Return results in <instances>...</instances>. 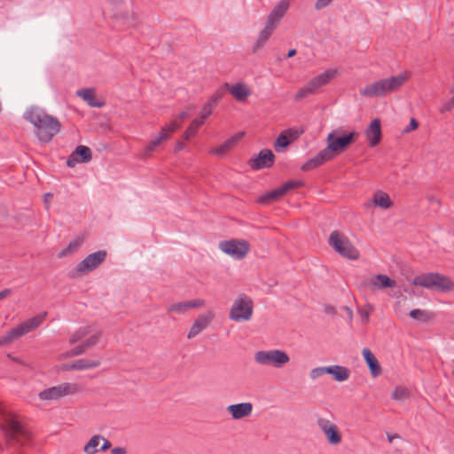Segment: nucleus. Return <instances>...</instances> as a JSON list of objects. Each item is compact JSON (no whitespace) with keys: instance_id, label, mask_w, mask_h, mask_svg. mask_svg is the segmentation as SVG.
<instances>
[{"instance_id":"obj_45","label":"nucleus","mask_w":454,"mask_h":454,"mask_svg":"<svg viewBox=\"0 0 454 454\" xmlns=\"http://www.w3.org/2000/svg\"><path fill=\"white\" fill-rule=\"evenodd\" d=\"M324 374H326V366L316 367L309 372V377L312 380L318 379Z\"/></svg>"},{"instance_id":"obj_9","label":"nucleus","mask_w":454,"mask_h":454,"mask_svg":"<svg viewBox=\"0 0 454 454\" xmlns=\"http://www.w3.org/2000/svg\"><path fill=\"white\" fill-rule=\"evenodd\" d=\"M254 362L262 366L282 368L289 363L288 354L281 349L260 350L254 355Z\"/></svg>"},{"instance_id":"obj_61","label":"nucleus","mask_w":454,"mask_h":454,"mask_svg":"<svg viewBox=\"0 0 454 454\" xmlns=\"http://www.w3.org/2000/svg\"><path fill=\"white\" fill-rule=\"evenodd\" d=\"M7 356L12 359L13 362L15 363H18V364H25V363L23 361H21L20 358L18 357H14L12 356L11 354H8Z\"/></svg>"},{"instance_id":"obj_60","label":"nucleus","mask_w":454,"mask_h":454,"mask_svg":"<svg viewBox=\"0 0 454 454\" xmlns=\"http://www.w3.org/2000/svg\"><path fill=\"white\" fill-rule=\"evenodd\" d=\"M74 355H71V350H70V351L61 354L59 356V359H66V358H70V357H74Z\"/></svg>"},{"instance_id":"obj_51","label":"nucleus","mask_w":454,"mask_h":454,"mask_svg":"<svg viewBox=\"0 0 454 454\" xmlns=\"http://www.w3.org/2000/svg\"><path fill=\"white\" fill-rule=\"evenodd\" d=\"M358 312L362 317V323L367 324L369 321L370 312L363 309H359Z\"/></svg>"},{"instance_id":"obj_11","label":"nucleus","mask_w":454,"mask_h":454,"mask_svg":"<svg viewBox=\"0 0 454 454\" xmlns=\"http://www.w3.org/2000/svg\"><path fill=\"white\" fill-rule=\"evenodd\" d=\"M106 252L103 250L97 251L89 254L69 273L71 278H77L97 269L106 259Z\"/></svg>"},{"instance_id":"obj_23","label":"nucleus","mask_w":454,"mask_h":454,"mask_svg":"<svg viewBox=\"0 0 454 454\" xmlns=\"http://www.w3.org/2000/svg\"><path fill=\"white\" fill-rule=\"evenodd\" d=\"M76 95L82 98L90 106L100 108L105 106V101L97 98L95 89H82L76 91Z\"/></svg>"},{"instance_id":"obj_17","label":"nucleus","mask_w":454,"mask_h":454,"mask_svg":"<svg viewBox=\"0 0 454 454\" xmlns=\"http://www.w3.org/2000/svg\"><path fill=\"white\" fill-rule=\"evenodd\" d=\"M364 286L370 290L393 288L395 286V281L384 274L375 275L364 280Z\"/></svg>"},{"instance_id":"obj_31","label":"nucleus","mask_w":454,"mask_h":454,"mask_svg":"<svg viewBox=\"0 0 454 454\" xmlns=\"http://www.w3.org/2000/svg\"><path fill=\"white\" fill-rule=\"evenodd\" d=\"M166 130H167V128H162V129L159 133V135L155 138H153L149 143V145L145 148V154H146V155L150 154L152 152L154 151V149L158 145H160V144L162 141L167 140L168 138L169 135L166 133Z\"/></svg>"},{"instance_id":"obj_39","label":"nucleus","mask_w":454,"mask_h":454,"mask_svg":"<svg viewBox=\"0 0 454 454\" xmlns=\"http://www.w3.org/2000/svg\"><path fill=\"white\" fill-rule=\"evenodd\" d=\"M189 310L186 301L173 303L167 308L168 313H174L178 315L185 314Z\"/></svg>"},{"instance_id":"obj_44","label":"nucleus","mask_w":454,"mask_h":454,"mask_svg":"<svg viewBox=\"0 0 454 454\" xmlns=\"http://www.w3.org/2000/svg\"><path fill=\"white\" fill-rule=\"evenodd\" d=\"M409 315L411 317L416 320L426 321L428 318L427 313L424 310L419 309L411 310Z\"/></svg>"},{"instance_id":"obj_14","label":"nucleus","mask_w":454,"mask_h":454,"mask_svg":"<svg viewBox=\"0 0 454 454\" xmlns=\"http://www.w3.org/2000/svg\"><path fill=\"white\" fill-rule=\"evenodd\" d=\"M317 425L329 443L336 445L341 442V434L334 423L326 419H318Z\"/></svg>"},{"instance_id":"obj_54","label":"nucleus","mask_w":454,"mask_h":454,"mask_svg":"<svg viewBox=\"0 0 454 454\" xmlns=\"http://www.w3.org/2000/svg\"><path fill=\"white\" fill-rule=\"evenodd\" d=\"M127 450L123 447H115L111 450V454H126Z\"/></svg>"},{"instance_id":"obj_57","label":"nucleus","mask_w":454,"mask_h":454,"mask_svg":"<svg viewBox=\"0 0 454 454\" xmlns=\"http://www.w3.org/2000/svg\"><path fill=\"white\" fill-rule=\"evenodd\" d=\"M116 18L117 19H123L124 22L131 24V25H134L135 24V20H136V18H135L134 14H131L130 18L121 17V16H118V15H116Z\"/></svg>"},{"instance_id":"obj_37","label":"nucleus","mask_w":454,"mask_h":454,"mask_svg":"<svg viewBox=\"0 0 454 454\" xmlns=\"http://www.w3.org/2000/svg\"><path fill=\"white\" fill-rule=\"evenodd\" d=\"M203 124V121H200L199 119L193 120L187 129L184 131L183 137L184 139L188 140L191 137H194L199 129V128Z\"/></svg>"},{"instance_id":"obj_58","label":"nucleus","mask_w":454,"mask_h":454,"mask_svg":"<svg viewBox=\"0 0 454 454\" xmlns=\"http://www.w3.org/2000/svg\"><path fill=\"white\" fill-rule=\"evenodd\" d=\"M12 294V290L9 288H6L0 292V300L9 296Z\"/></svg>"},{"instance_id":"obj_25","label":"nucleus","mask_w":454,"mask_h":454,"mask_svg":"<svg viewBox=\"0 0 454 454\" xmlns=\"http://www.w3.org/2000/svg\"><path fill=\"white\" fill-rule=\"evenodd\" d=\"M326 374L332 375L333 380L338 382H343L348 380L350 370L341 365H330L326 366Z\"/></svg>"},{"instance_id":"obj_48","label":"nucleus","mask_w":454,"mask_h":454,"mask_svg":"<svg viewBox=\"0 0 454 454\" xmlns=\"http://www.w3.org/2000/svg\"><path fill=\"white\" fill-rule=\"evenodd\" d=\"M85 351H86V349L82 343L71 349V355H74V356H78L84 354Z\"/></svg>"},{"instance_id":"obj_47","label":"nucleus","mask_w":454,"mask_h":454,"mask_svg":"<svg viewBox=\"0 0 454 454\" xmlns=\"http://www.w3.org/2000/svg\"><path fill=\"white\" fill-rule=\"evenodd\" d=\"M454 108V96L445 102L440 108L441 113L450 112Z\"/></svg>"},{"instance_id":"obj_15","label":"nucleus","mask_w":454,"mask_h":454,"mask_svg":"<svg viewBox=\"0 0 454 454\" xmlns=\"http://www.w3.org/2000/svg\"><path fill=\"white\" fill-rule=\"evenodd\" d=\"M275 155L269 149H262L258 153L257 157L249 160V166L254 170L270 168L273 165Z\"/></svg>"},{"instance_id":"obj_53","label":"nucleus","mask_w":454,"mask_h":454,"mask_svg":"<svg viewBox=\"0 0 454 454\" xmlns=\"http://www.w3.org/2000/svg\"><path fill=\"white\" fill-rule=\"evenodd\" d=\"M61 370L64 372L75 371L74 361L70 364H66L61 366Z\"/></svg>"},{"instance_id":"obj_59","label":"nucleus","mask_w":454,"mask_h":454,"mask_svg":"<svg viewBox=\"0 0 454 454\" xmlns=\"http://www.w3.org/2000/svg\"><path fill=\"white\" fill-rule=\"evenodd\" d=\"M395 307H396V311H397L398 315L405 314V309H402L401 301L396 302Z\"/></svg>"},{"instance_id":"obj_33","label":"nucleus","mask_w":454,"mask_h":454,"mask_svg":"<svg viewBox=\"0 0 454 454\" xmlns=\"http://www.w3.org/2000/svg\"><path fill=\"white\" fill-rule=\"evenodd\" d=\"M83 239L81 238H77L72 241L69 242L68 246L61 250L59 254V257H65L67 256L78 250V248L82 244Z\"/></svg>"},{"instance_id":"obj_6","label":"nucleus","mask_w":454,"mask_h":454,"mask_svg":"<svg viewBox=\"0 0 454 454\" xmlns=\"http://www.w3.org/2000/svg\"><path fill=\"white\" fill-rule=\"evenodd\" d=\"M46 315V312L39 314L22 322L17 327L8 331L4 335L0 337V346H6L20 337L37 328L43 323Z\"/></svg>"},{"instance_id":"obj_27","label":"nucleus","mask_w":454,"mask_h":454,"mask_svg":"<svg viewBox=\"0 0 454 454\" xmlns=\"http://www.w3.org/2000/svg\"><path fill=\"white\" fill-rule=\"evenodd\" d=\"M244 136V132H239L223 142L219 147L211 150V153L222 156L235 146L238 141Z\"/></svg>"},{"instance_id":"obj_3","label":"nucleus","mask_w":454,"mask_h":454,"mask_svg":"<svg viewBox=\"0 0 454 454\" xmlns=\"http://www.w3.org/2000/svg\"><path fill=\"white\" fill-rule=\"evenodd\" d=\"M4 433L6 442L10 446H22L30 440V433L18 420L5 417L1 424Z\"/></svg>"},{"instance_id":"obj_21","label":"nucleus","mask_w":454,"mask_h":454,"mask_svg":"<svg viewBox=\"0 0 454 454\" xmlns=\"http://www.w3.org/2000/svg\"><path fill=\"white\" fill-rule=\"evenodd\" d=\"M365 136L370 146L374 147L380 144L381 139L380 121L374 119L365 130Z\"/></svg>"},{"instance_id":"obj_38","label":"nucleus","mask_w":454,"mask_h":454,"mask_svg":"<svg viewBox=\"0 0 454 454\" xmlns=\"http://www.w3.org/2000/svg\"><path fill=\"white\" fill-rule=\"evenodd\" d=\"M90 333V326H84L77 329L70 337L69 339V344L73 345L79 340H81L82 338L87 336Z\"/></svg>"},{"instance_id":"obj_29","label":"nucleus","mask_w":454,"mask_h":454,"mask_svg":"<svg viewBox=\"0 0 454 454\" xmlns=\"http://www.w3.org/2000/svg\"><path fill=\"white\" fill-rule=\"evenodd\" d=\"M336 71L328 69L325 72L315 76L309 82L311 85L317 90L319 88L328 84L332 79L334 78Z\"/></svg>"},{"instance_id":"obj_4","label":"nucleus","mask_w":454,"mask_h":454,"mask_svg":"<svg viewBox=\"0 0 454 454\" xmlns=\"http://www.w3.org/2000/svg\"><path fill=\"white\" fill-rule=\"evenodd\" d=\"M358 137L359 133L356 131L345 134L342 128L333 129L326 137L327 146L325 149L333 159L335 155L345 151Z\"/></svg>"},{"instance_id":"obj_62","label":"nucleus","mask_w":454,"mask_h":454,"mask_svg":"<svg viewBox=\"0 0 454 454\" xmlns=\"http://www.w3.org/2000/svg\"><path fill=\"white\" fill-rule=\"evenodd\" d=\"M188 113L185 112V111H183L179 114V115L177 116V118L180 120V121H184V119H186L188 117Z\"/></svg>"},{"instance_id":"obj_42","label":"nucleus","mask_w":454,"mask_h":454,"mask_svg":"<svg viewBox=\"0 0 454 454\" xmlns=\"http://www.w3.org/2000/svg\"><path fill=\"white\" fill-rule=\"evenodd\" d=\"M302 184H303V183L301 181L293 180V181H288V182L285 183L279 188L281 189V191H283V193L285 195L289 191H291L293 189H295V188H298V187L301 186Z\"/></svg>"},{"instance_id":"obj_16","label":"nucleus","mask_w":454,"mask_h":454,"mask_svg":"<svg viewBox=\"0 0 454 454\" xmlns=\"http://www.w3.org/2000/svg\"><path fill=\"white\" fill-rule=\"evenodd\" d=\"M92 158L91 150L86 145H78L67 158V165L74 168L79 162H89Z\"/></svg>"},{"instance_id":"obj_5","label":"nucleus","mask_w":454,"mask_h":454,"mask_svg":"<svg viewBox=\"0 0 454 454\" xmlns=\"http://www.w3.org/2000/svg\"><path fill=\"white\" fill-rule=\"evenodd\" d=\"M412 284L442 293L454 290V282L449 277L439 273L431 272L419 275L413 278Z\"/></svg>"},{"instance_id":"obj_12","label":"nucleus","mask_w":454,"mask_h":454,"mask_svg":"<svg viewBox=\"0 0 454 454\" xmlns=\"http://www.w3.org/2000/svg\"><path fill=\"white\" fill-rule=\"evenodd\" d=\"M219 249L236 260L246 257L250 250V244L244 239H230L219 242Z\"/></svg>"},{"instance_id":"obj_20","label":"nucleus","mask_w":454,"mask_h":454,"mask_svg":"<svg viewBox=\"0 0 454 454\" xmlns=\"http://www.w3.org/2000/svg\"><path fill=\"white\" fill-rule=\"evenodd\" d=\"M372 206L379 207L382 209H387L393 206V201L390 200L387 193L379 190L374 192L371 200L364 203V207L366 208H370Z\"/></svg>"},{"instance_id":"obj_30","label":"nucleus","mask_w":454,"mask_h":454,"mask_svg":"<svg viewBox=\"0 0 454 454\" xmlns=\"http://www.w3.org/2000/svg\"><path fill=\"white\" fill-rule=\"evenodd\" d=\"M299 133L294 129H287L283 131L277 138L275 145L279 147H286L292 140L298 137Z\"/></svg>"},{"instance_id":"obj_35","label":"nucleus","mask_w":454,"mask_h":454,"mask_svg":"<svg viewBox=\"0 0 454 454\" xmlns=\"http://www.w3.org/2000/svg\"><path fill=\"white\" fill-rule=\"evenodd\" d=\"M317 90H316V88H314L312 85H311V82H309L305 86H303L302 88H301L297 93L295 94L294 96V99L295 100H301L304 98H307L310 95H313L317 92Z\"/></svg>"},{"instance_id":"obj_28","label":"nucleus","mask_w":454,"mask_h":454,"mask_svg":"<svg viewBox=\"0 0 454 454\" xmlns=\"http://www.w3.org/2000/svg\"><path fill=\"white\" fill-rule=\"evenodd\" d=\"M229 91L238 101H243L251 95L250 89L243 82L233 84L230 87Z\"/></svg>"},{"instance_id":"obj_52","label":"nucleus","mask_w":454,"mask_h":454,"mask_svg":"<svg viewBox=\"0 0 454 454\" xmlns=\"http://www.w3.org/2000/svg\"><path fill=\"white\" fill-rule=\"evenodd\" d=\"M52 197H53L52 193L48 192V193L44 194L43 202H44L46 209L50 208L51 200Z\"/></svg>"},{"instance_id":"obj_18","label":"nucleus","mask_w":454,"mask_h":454,"mask_svg":"<svg viewBox=\"0 0 454 454\" xmlns=\"http://www.w3.org/2000/svg\"><path fill=\"white\" fill-rule=\"evenodd\" d=\"M288 8L289 0H280L268 15L266 23L277 28Z\"/></svg>"},{"instance_id":"obj_56","label":"nucleus","mask_w":454,"mask_h":454,"mask_svg":"<svg viewBox=\"0 0 454 454\" xmlns=\"http://www.w3.org/2000/svg\"><path fill=\"white\" fill-rule=\"evenodd\" d=\"M101 440L103 441V444L100 447V450L105 451L111 447V442L103 436H102Z\"/></svg>"},{"instance_id":"obj_43","label":"nucleus","mask_w":454,"mask_h":454,"mask_svg":"<svg viewBox=\"0 0 454 454\" xmlns=\"http://www.w3.org/2000/svg\"><path fill=\"white\" fill-rule=\"evenodd\" d=\"M214 107L213 103L211 101H207L201 109L200 119L199 120L204 121L212 114Z\"/></svg>"},{"instance_id":"obj_26","label":"nucleus","mask_w":454,"mask_h":454,"mask_svg":"<svg viewBox=\"0 0 454 454\" xmlns=\"http://www.w3.org/2000/svg\"><path fill=\"white\" fill-rule=\"evenodd\" d=\"M362 354L370 369L372 375L373 377L380 375L381 367L373 353L369 348H364L362 351Z\"/></svg>"},{"instance_id":"obj_2","label":"nucleus","mask_w":454,"mask_h":454,"mask_svg":"<svg viewBox=\"0 0 454 454\" xmlns=\"http://www.w3.org/2000/svg\"><path fill=\"white\" fill-rule=\"evenodd\" d=\"M410 73L403 72L396 76H391L376 81L360 90L362 96L366 98H382L387 94L397 91L408 80Z\"/></svg>"},{"instance_id":"obj_55","label":"nucleus","mask_w":454,"mask_h":454,"mask_svg":"<svg viewBox=\"0 0 454 454\" xmlns=\"http://www.w3.org/2000/svg\"><path fill=\"white\" fill-rule=\"evenodd\" d=\"M427 199L431 204H434L437 207L441 205L440 200L434 197V195H427Z\"/></svg>"},{"instance_id":"obj_24","label":"nucleus","mask_w":454,"mask_h":454,"mask_svg":"<svg viewBox=\"0 0 454 454\" xmlns=\"http://www.w3.org/2000/svg\"><path fill=\"white\" fill-rule=\"evenodd\" d=\"M330 160H332L331 155H329L325 149H323L315 157L311 158L305 164H303L301 169L303 171L314 169Z\"/></svg>"},{"instance_id":"obj_46","label":"nucleus","mask_w":454,"mask_h":454,"mask_svg":"<svg viewBox=\"0 0 454 454\" xmlns=\"http://www.w3.org/2000/svg\"><path fill=\"white\" fill-rule=\"evenodd\" d=\"M186 302L189 309L193 308H201L205 305V301L202 299L191 300L187 301Z\"/></svg>"},{"instance_id":"obj_50","label":"nucleus","mask_w":454,"mask_h":454,"mask_svg":"<svg viewBox=\"0 0 454 454\" xmlns=\"http://www.w3.org/2000/svg\"><path fill=\"white\" fill-rule=\"evenodd\" d=\"M419 122L416 121V119L411 118L410 121V125L405 129V132H410L411 130H414L418 128Z\"/></svg>"},{"instance_id":"obj_34","label":"nucleus","mask_w":454,"mask_h":454,"mask_svg":"<svg viewBox=\"0 0 454 454\" xmlns=\"http://www.w3.org/2000/svg\"><path fill=\"white\" fill-rule=\"evenodd\" d=\"M102 435L95 434L93 435L90 441L85 444L83 448V451L86 454H95L98 451V446L101 441Z\"/></svg>"},{"instance_id":"obj_22","label":"nucleus","mask_w":454,"mask_h":454,"mask_svg":"<svg viewBox=\"0 0 454 454\" xmlns=\"http://www.w3.org/2000/svg\"><path fill=\"white\" fill-rule=\"evenodd\" d=\"M275 29V27L265 22L264 27L258 33L257 38L252 47V52L254 54L257 53L261 49H262Z\"/></svg>"},{"instance_id":"obj_63","label":"nucleus","mask_w":454,"mask_h":454,"mask_svg":"<svg viewBox=\"0 0 454 454\" xmlns=\"http://www.w3.org/2000/svg\"><path fill=\"white\" fill-rule=\"evenodd\" d=\"M221 98V95H214L213 97H211V98L208 100V101H211L214 105V106H215L216 102Z\"/></svg>"},{"instance_id":"obj_8","label":"nucleus","mask_w":454,"mask_h":454,"mask_svg":"<svg viewBox=\"0 0 454 454\" xmlns=\"http://www.w3.org/2000/svg\"><path fill=\"white\" fill-rule=\"evenodd\" d=\"M254 311L253 300L247 294H239L233 301L229 318L234 322L249 321Z\"/></svg>"},{"instance_id":"obj_13","label":"nucleus","mask_w":454,"mask_h":454,"mask_svg":"<svg viewBox=\"0 0 454 454\" xmlns=\"http://www.w3.org/2000/svg\"><path fill=\"white\" fill-rule=\"evenodd\" d=\"M214 318L215 314L212 310H207V312L198 316L187 333V339L191 340L199 335L210 325Z\"/></svg>"},{"instance_id":"obj_32","label":"nucleus","mask_w":454,"mask_h":454,"mask_svg":"<svg viewBox=\"0 0 454 454\" xmlns=\"http://www.w3.org/2000/svg\"><path fill=\"white\" fill-rule=\"evenodd\" d=\"M99 360L78 359L74 361L75 371H82L97 368L100 365Z\"/></svg>"},{"instance_id":"obj_40","label":"nucleus","mask_w":454,"mask_h":454,"mask_svg":"<svg viewBox=\"0 0 454 454\" xmlns=\"http://www.w3.org/2000/svg\"><path fill=\"white\" fill-rule=\"evenodd\" d=\"M410 397V391L404 387H396L392 393V398L395 401H404Z\"/></svg>"},{"instance_id":"obj_7","label":"nucleus","mask_w":454,"mask_h":454,"mask_svg":"<svg viewBox=\"0 0 454 454\" xmlns=\"http://www.w3.org/2000/svg\"><path fill=\"white\" fill-rule=\"evenodd\" d=\"M329 246L340 255L349 260L359 258V251L352 245L350 240L339 231H333L328 239Z\"/></svg>"},{"instance_id":"obj_10","label":"nucleus","mask_w":454,"mask_h":454,"mask_svg":"<svg viewBox=\"0 0 454 454\" xmlns=\"http://www.w3.org/2000/svg\"><path fill=\"white\" fill-rule=\"evenodd\" d=\"M78 384L64 382L41 391L39 398L43 401H54L67 395H74L80 391Z\"/></svg>"},{"instance_id":"obj_1","label":"nucleus","mask_w":454,"mask_h":454,"mask_svg":"<svg viewBox=\"0 0 454 454\" xmlns=\"http://www.w3.org/2000/svg\"><path fill=\"white\" fill-rule=\"evenodd\" d=\"M23 117L34 125L35 136L41 143H49L59 132L61 125L59 120L39 107L27 108Z\"/></svg>"},{"instance_id":"obj_49","label":"nucleus","mask_w":454,"mask_h":454,"mask_svg":"<svg viewBox=\"0 0 454 454\" xmlns=\"http://www.w3.org/2000/svg\"><path fill=\"white\" fill-rule=\"evenodd\" d=\"M164 128H167L166 133L168 134V132H174L176 129H178L180 128V122L175 120L170 124L165 126Z\"/></svg>"},{"instance_id":"obj_19","label":"nucleus","mask_w":454,"mask_h":454,"mask_svg":"<svg viewBox=\"0 0 454 454\" xmlns=\"http://www.w3.org/2000/svg\"><path fill=\"white\" fill-rule=\"evenodd\" d=\"M226 411L234 420H239L252 414L253 404L251 403L231 404L227 406Z\"/></svg>"},{"instance_id":"obj_64","label":"nucleus","mask_w":454,"mask_h":454,"mask_svg":"<svg viewBox=\"0 0 454 454\" xmlns=\"http://www.w3.org/2000/svg\"><path fill=\"white\" fill-rule=\"evenodd\" d=\"M184 144L183 142H177V144L175 147V151L176 152L181 151L184 149Z\"/></svg>"},{"instance_id":"obj_36","label":"nucleus","mask_w":454,"mask_h":454,"mask_svg":"<svg viewBox=\"0 0 454 454\" xmlns=\"http://www.w3.org/2000/svg\"><path fill=\"white\" fill-rule=\"evenodd\" d=\"M284 193H283V191H281L280 188H277L262 196H261L258 200V202L260 203H268V202H270V201H274V200H277L278 199H279L281 196H283Z\"/></svg>"},{"instance_id":"obj_41","label":"nucleus","mask_w":454,"mask_h":454,"mask_svg":"<svg viewBox=\"0 0 454 454\" xmlns=\"http://www.w3.org/2000/svg\"><path fill=\"white\" fill-rule=\"evenodd\" d=\"M100 337H101V332H98V333H94L93 335H91L90 337H89L88 339H86L82 342V345L85 348V349L87 350V349L92 348L93 346H95L98 342Z\"/></svg>"}]
</instances>
